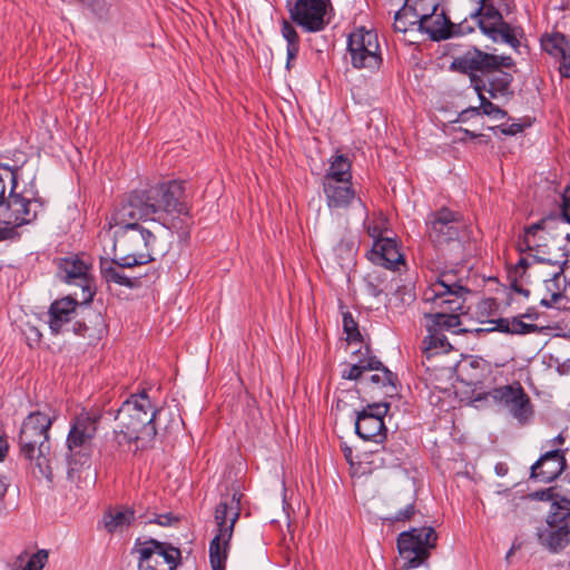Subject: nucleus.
<instances>
[{
	"label": "nucleus",
	"instance_id": "nucleus-20",
	"mask_svg": "<svg viewBox=\"0 0 570 570\" xmlns=\"http://www.w3.org/2000/svg\"><path fill=\"white\" fill-rule=\"evenodd\" d=\"M432 296L426 301H433L434 305L439 308H446L450 312H458L463 308L464 295L470 293V289L462 284H445L433 283L431 287Z\"/></svg>",
	"mask_w": 570,
	"mask_h": 570
},
{
	"label": "nucleus",
	"instance_id": "nucleus-5",
	"mask_svg": "<svg viewBox=\"0 0 570 570\" xmlns=\"http://www.w3.org/2000/svg\"><path fill=\"white\" fill-rule=\"evenodd\" d=\"M532 500L551 502L546 517V528L538 530V541L550 552L557 553L570 543V498L561 495L554 488L531 492Z\"/></svg>",
	"mask_w": 570,
	"mask_h": 570
},
{
	"label": "nucleus",
	"instance_id": "nucleus-23",
	"mask_svg": "<svg viewBox=\"0 0 570 570\" xmlns=\"http://www.w3.org/2000/svg\"><path fill=\"white\" fill-rule=\"evenodd\" d=\"M326 205L330 209H345L355 199L356 191L350 181H325L322 183Z\"/></svg>",
	"mask_w": 570,
	"mask_h": 570
},
{
	"label": "nucleus",
	"instance_id": "nucleus-2",
	"mask_svg": "<svg viewBox=\"0 0 570 570\" xmlns=\"http://www.w3.org/2000/svg\"><path fill=\"white\" fill-rule=\"evenodd\" d=\"M55 417L40 411L31 412L22 422L18 435L19 456L33 476L53 481L49 430Z\"/></svg>",
	"mask_w": 570,
	"mask_h": 570
},
{
	"label": "nucleus",
	"instance_id": "nucleus-12",
	"mask_svg": "<svg viewBox=\"0 0 570 570\" xmlns=\"http://www.w3.org/2000/svg\"><path fill=\"white\" fill-rule=\"evenodd\" d=\"M491 397L492 401L507 409L520 426L530 424L534 416V407L530 396L519 382L493 387L489 392L478 394L475 401Z\"/></svg>",
	"mask_w": 570,
	"mask_h": 570
},
{
	"label": "nucleus",
	"instance_id": "nucleus-6",
	"mask_svg": "<svg viewBox=\"0 0 570 570\" xmlns=\"http://www.w3.org/2000/svg\"><path fill=\"white\" fill-rule=\"evenodd\" d=\"M243 493L234 490L220 494L215 509L217 531L209 542V562L213 570H225L234 528L240 515Z\"/></svg>",
	"mask_w": 570,
	"mask_h": 570
},
{
	"label": "nucleus",
	"instance_id": "nucleus-53",
	"mask_svg": "<svg viewBox=\"0 0 570 570\" xmlns=\"http://www.w3.org/2000/svg\"><path fill=\"white\" fill-rule=\"evenodd\" d=\"M460 131L464 135V138H462V140L464 141L465 139H476V138H484V145L489 144L490 142V136L488 135H483V134H476L470 129H466V128H460Z\"/></svg>",
	"mask_w": 570,
	"mask_h": 570
},
{
	"label": "nucleus",
	"instance_id": "nucleus-42",
	"mask_svg": "<svg viewBox=\"0 0 570 570\" xmlns=\"http://www.w3.org/2000/svg\"><path fill=\"white\" fill-rule=\"evenodd\" d=\"M487 323L493 324V327L490 328H476L475 332L479 333H490V332H500L510 335V318L509 317H500L497 320H488Z\"/></svg>",
	"mask_w": 570,
	"mask_h": 570
},
{
	"label": "nucleus",
	"instance_id": "nucleus-47",
	"mask_svg": "<svg viewBox=\"0 0 570 570\" xmlns=\"http://www.w3.org/2000/svg\"><path fill=\"white\" fill-rule=\"evenodd\" d=\"M562 220L570 224V185L566 187L562 194V202L560 205Z\"/></svg>",
	"mask_w": 570,
	"mask_h": 570
},
{
	"label": "nucleus",
	"instance_id": "nucleus-43",
	"mask_svg": "<svg viewBox=\"0 0 570 570\" xmlns=\"http://www.w3.org/2000/svg\"><path fill=\"white\" fill-rule=\"evenodd\" d=\"M86 7L99 20L105 19L108 13V3L106 0H87Z\"/></svg>",
	"mask_w": 570,
	"mask_h": 570
},
{
	"label": "nucleus",
	"instance_id": "nucleus-31",
	"mask_svg": "<svg viewBox=\"0 0 570 570\" xmlns=\"http://www.w3.org/2000/svg\"><path fill=\"white\" fill-rule=\"evenodd\" d=\"M48 561V551L38 550L29 556L27 551H22L11 564L10 570H42Z\"/></svg>",
	"mask_w": 570,
	"mask_h": 570
},
{
	"label": "nucleus",
	"instance_id": "nucleus-44",
	"mask_svg": "<svg viewBox=\"0 0 570 570\" xmlns=\"http://www.w3.org/2000/svg\"><path fill=\"white\" fill-rule=\"evenodd\" d=\"M473 31L474 28L468 23L466 19L459 23H454L450 20L449 32L451 33V38L465 36L472 33Z\"/></svg>",
	"mask_w": 570,
	"mask_h": 570
},
{
	"label": "nucleus",
	"instance_id": "nucleus-62",
	"mask_svg": "<svg viewBox=\"0 0 570 570\" xmlns=\"http://www.w3.org/2000/svg\"><path fill=\"white\" fill-rule=\"evenodd\" d=\"M566 442V438L563 435V432H560L556 438L547 441V444L550 446L554 445H562Z\"/></svg>",
	"mask_w": 570,
	"mask_h": 570
},
{
	"label": "nucleus",
	"instance_id": "nucleus-18",
	"mask_svg": "<svg viewBox=\"0 0 570 570\" xmlns=\"http://www.w3.org/2000/svg\"><path fill=\"white\" fill-rule=\"evenodd\" d=\"M89 266L78 256L65 257L59 261L60 277L68 284H77L82 288L85 303H91L96 294L95 282L88 275Z\"/></svg>",
	"mask_w": 570,
	"mask_h": 570
},
{
	"label": "nucleus",
	"instance_id": "nucleus-51",
	"mask_svg": "<svg viewBox=\"0 0 570 570\" xmlns=\"http://www.w3.org/2000/svg\"><path fill=\"white\" fill-rule=\"evenodd\" d=\"M475 116H481L480 115V109H479V106L478 107H468L465 108L464 110H462L460 114H459V121H468L469 119H471L472 117H475Z\"/></svg>",
	"mask_w": 570,
	"mask_h": 570
},
{
	"label": "nucleus",
	"instance_id": "nucleus-52",
	"mask_svg": "<svg viewBox=\"0 0 570 570\" xmlns=\"http://www.w3.org/2000/svg\"><path fill=\"white\" fill-rule=\"evenodd\" d=\"M174 521H178V518L174 517L171 513H165L157 515V518L150 522L166 527L170 525Z\"/></svg>",
	"mask_w": 570,
	"mask_h": 570
},
{
	"label": "nucleus",
	"instance_id": "nucleus-19",
	"mask_svg": "<svg viewBox=\"0 0 570 570\" xmlns=\"http://www.w3.org/2000/svg\"><path fill=\"white\" fill-rule=\"evenodd\" d=\"M567 450H547L530 469V479L533 481L550 483L558 479L567 468Z\"/></svg>",
	"mask_w": 570,
	"mask_h": 570
},
{
	"label": "nucleus",
	"instance_id": "nucleus-9",
	"mask_svg": "<svg viewBox=\"0 0 570 570\" xmlns=\"http://www.w3.org/2000/svg\"><path fill=\"white\" fill-rule=\"evenodd\" d=\"M425 225L429 239L438 247L454 242L464 245L472 238L471 225L463 215L445 206L429 213Z\"/></svg>",
	"mask_w": 570,
	"mask_h": 570
},
{
	"label": "nucleus",
	"instance_id": "nucleus-45",
	"mask_svg": "<svg viewBox=\"0 0 570 570\" xmlns=\"http://www.w3.org/2000/svg\"><path fill=\"white\" fill-rule=\"evenodd\" d=\"M409 13V11L402 6L394 14V30L397 32L405 33L409 28L414 29L415 27H411L410 22L404 21V17Z\"/></svg>",
	"mask_w": 570,
	"mask_h": 570
},
{
	"label": "nucleus",
	"instance_id": "nucleus-22",
	"mask_svg": "<svg viewBox=\"0 0 570 570\" xmlns=\"http://www.w3.org/2000/svg\"><path fill=\"white\" fill-rule=\"evenodd\" d=\"M542 49L556 59H560L559 72L561 78H570V42L560 32H554L541 39Z\"/></svg>",
	"mask_w": 570,
	"mask_h": 570
},
{
	"label": "nucleus",
	"instance_id": "nucleus-4",
	"mask_svg": "<svg viewBox=\"0 0 570 570\" xmlns=\"http://www.w3.org/2000/svg\"><path fill=\"white\" fill-rule=\"evenodd\" d=\"M101 415L98 413L81 412L70 421V430L66 439L67 444V479L76 482L80 479L79 472L90 468L94 453V440L98 431Z\"/></svg>",
	"mask_w": 570,
	"mask_h": 570
},
{
	"label": "nucleus",
	"instance_id": "nucleus-24",
	"mask_svg": "<svg viewBox=\"0 0 570 570\" xmlns=\"http://www.w3.org/2000/svg\"><path fill=\"white\" fill-rule=\"evenodd\" d=\"M481 32L490 38L493 42H502L509 45L514 50L521 46L520 37L523 36V29L515 27L503 20L497 26H488L481 23Z\"/></svg>",
	"mask_w": 570,
	"mask_h": 570
},
{
	"label": "nucleus",
	"instance_id": "nucleus-7",
	"mask_svg": "<svg viewBox=\"0 0 570 570\" xmlns=\"http://www.w3.org/2000/svg\"><path fill=\"white\" fill-rule=\"evenodd\" d=\"M161 411V407L153 405L148 393L142 390L122 402L115 419L122 428H130L141 434L146 445H151L157 435V420Z\"/></svg>",
	"mask_w": 570,
	"mask_h": 570
},
{
	"label": "nucleus",
	"instance_id": "nucleus-1",
	"mask_svg": "<svg viewBox=\"0 0 570 570\" xmlns=\"http://www.w3.org/2000/svg\"><path fill=\"white\" fill-rule=\"evenodd\" d=\"M174 215L191 217L185 180H163L129 191L112 216L115 225L119 226L114 234V249L120 246L134 257L145 254L154 257L157 237L139 222L149 219L170 228L166 219Z\"/></svg>",
	"mask_w": 570,
	"mask_h": 570
},
{
	"label": "nucleus",
	"instance_id": "nucleus-35",
	"mask_svg": "<svg viewBox=\"0 0 570 570\" xmlns=\"http://www.w3.org/2000/svg\"><path fill=\"white\" fill-rule=\"evenodd\" d=\"M135 520V511L131 508L108 512L104 517L105 528L108 532L112 533L117 529L129 525Z\"/></svg>",
	"mask_w": 570,
	"mask_h": 570
},
{
	"label": "nucleus",
	"instance_id": "nucleus-56",
	"mask_svg": "<svg viewBox=\"0 0 570 570\" xmlns=\"http://www.w3.org/2000/svg\"><path fill=\"white\" fill-rule=\"evenodd\" d=\"M532 259L537 264H544V265H550V266H559L561 263L560 261H553L551 258H547V257L538 256V255H532Z\"/></svg>",
	"mask_w": 570,
	"mask_h": 570
},
{
	"label": "nucleus",
	"instance_id": "nucleus-61",
	"mask_svg": "<svg viewBox=\"0 0 570 570\" xmlns=\"http://www.w3.org/2000/svg\"><path fill=\"white\" fill-rule=\"evenodd\" d=\"M523 318H528L531 321H537L539 318V313L534 307L527 308L525 313L521 314Z\"/></svg>",
	"mask_w": 570,
	"mask_h": 570
},
{
	"label": "nucleus",
	"instance_id": "nucleus-38",
	"mask_svg": "<svg viewBox=\"0 0 570 570\" xmlns=\"http://www.w3.org/2000/svg\"><path fill=\"white\" fill-rule=\"evenodd\" d=\"M522 318L521 315L510 318V335H527L541 332V327L537 324L524 323Z\"/></svg>",
	"mask_w": 570,
	"mask_h": 570
},
{
	"label": "nucleus",
	"instance_id": "nucleus-32",
	"mask_svg": "<svg viewBox=\"0 0 570 570\" xmlns=\"http://www.w3.org/2000/svg\"><path fill=\"white\" fill-rule=\"evenodd\" d=\"M487 0H480V6L470 13L471 19H476L478 27L481 30V23L488 26H497L502 22L503 16L493 3H487Z\"/></svg>",
	"mask_w": 570,
	"mask_h": 570
},
{
	"label": "nucleus",
	"instance_id": "nucleus-54",
	"mask_svg": "<svg viewBox=\"0 0 570 570\" xmlns=\"http://www.w3.org/2000/svg\"><path fill=\"white\" fill-rule=\"evenodd\" d=\"M23 196L26 197H38V188L36 185V177H33L23 188L21 191Z\"/></svg>",
	"mask_w": 570,
	"mask_h": 570
},
{
	"label": "nucleus",
	"instance_id": "nucleus-28",
	"mask_svg": "<svg viewBox=\"0 0 570 570\" xmlns=\"http://www.w3.org/2000/svg\"><path fill=\"white\" fill-rule=\"evenodd\" d=\"M463 55L470 56V58L478 60L483 67L495 68L501 70H509L515 67V61L511 56H499L485 52L478 48L476 46L469 47V49Z\"/></svg>",
	"mask_w": 570,
	"mask_h": 570
},
{
	"label": "nucleus",
	"instance_id": "nucleus-3",
	"mask_svg": "<svg viewBox=\"0 0 570 570\" xmlns=\"http://www.w3.org/2000/svg\"><path fill=\"white\" fill-rule=\"evenodd\" d=\"M450 70L469 76L470 85L478 96L488 94L493 100L508 102L514 98L513 75L508 70L483 67L481 63L461 55L450 63Z\"/></svg>",
	"mask_w": 570,
	"mask_h": 570
},
{
	"label": "nucleus",
	"instance_id": "nucleus-26",
	"mask_svg": "<svg viewBox=\"0 0 570 570\" xmlns=\"http://www.w3.org/2000/svg\"><path fill=\"white\" fill-rule=\"evenodd\" d=\"M441 311L435 313H425L424 318L426 320V331L435 332L440 331L451 332L452 334L465 333L466 330L459 328L461 325V318L456 312H450L446 308H440Z\"/></svg>",
	"mask_w": 570,
	"mask_h": 570
},
{
	"label": "nucleus",
	"instance_id": "nucleus-33",
	"mask_svg": "<svg viewBox=\"0 0 570 570\" xmlns=\"http://www.w3.org/2000/svg\"><path fill=\"white\" fill-rule=\"evenodd\" d=\"M422 345L423 352L426 354L428 358L440 352L446 353L452 350V345L448 341L446 336L440 331L428 332Z\"/></svg>",
	"mask_w": 570,
	"mask_h": 570
},
{
	"label": "nucleus",
	"instance_id": "nucleus-15",
	"mask_svg": "<svg viewBox=\"0 0 570 570\" xmlns=\"http://www.w3.org/2000/svg\"><path fill=\"white\" fill-rule=\"evenodd\" d=\"M328 7H332L331 0H296L288 8L289 18L306 32H320L330 23L326 18Z\"/></svg>",
	"mask_w": 570,
	"mask_h": 570
},
{
	"label": "nucleus",
	"instance_id": "nucleus-16",
	"mask_svg": "<svg viewBox=\"0 0 570 570\" xmlns=\"http://www.w3.org/2000/svg\"><path fill=\"white\" fill-rule=\"evenodd\" d=\"M154 261L155 257H150L148 254L139 255L138 258L128 254L114 258L101 257L99 263L100 275L108 284L114 283L130 289L137 288L140 285L139 277H130L122 269L145 265Z\"/></svg>",
	"mask_w": 570,
	"mask_h": 570
},
{
	"label": "nucleus",
	"instance_id": "nucleus-8",
	"mask_svg": "<svg viewBox=\"0 0 570 570\" xmlns=\"http://www.w3.org/2000/svg\"><path fill=\"white\" fill-rule=\"evenodd\" d=\"M342 379L358 381L364 386V392H368V389L384 390V397L397 395L400 385L397 374L389 370L377 356L372 355L368 345L365 346L363 356L342 372Z\"/></svg>",
	"mask_w": 570,
	"mask_h": 570
},
{
	"label": "nucleus",
	"instance_id": "nucleus-46",
	"mask_svg": "<svg viewBox=\"0 0 570 570\" xmlns=\"http://www.w3.org/2000/svg\"><path fill=\"white\" fill-rule=\"evenodd\" d=\"M490 130L497 131L499 130L504 136H515L517 134L523 131L524 125L521 124H511V125H499L489 127Z\"/></svg>",
	"mask_w": 570,
	"mask_h": 570
},
{
	"label": "nucleus",
	"instance_id": "nucleus-27",
	"mask_svg": "<svg viewBox=\"0 0 570 570\" xmlns=\"http://www.w3.org/2000/svg\"><path fill=\"white\" fill-rule=\"evenodd\" d=\"M139 441L142 442V448L147 446L141 434H139L138 432L134 431L130 428H122V424L118 422L117 429H115L112 432L111 443H106L100 450V454L105 458L112 459L115 456V453L120 451L122 446L130 445Z\"/></svg>",
	"mask_w": 570,
	"mask_h": 570
},
{
	"label": "nucleus",
	"instance_id": "nucleus-49",
	"mask_svg": "<svg viewBox=\"0 0 570 570\" xmlns=\"http://www.w3.org/2000/svg\"><path fill=\"white\" fill-rule=\"evenodd\" d=\"M435 283H445V284H461V282L456 278V272L453 269L442 271L438 277Z\"/></svg>",
	"mask_w": 570,
	"mask_h": 570
},
{
	"label": "nucleus",
	"instance_id": "nucleus-40",
	"mask_svg": "<svg viewBox=\"0 0 570 570\" xmlns=\"http://www.w3.org/2000/svg\"><path fill=\"white\" fill-rule=\"evenodd\" d=\"M416 513L414 502L409 503L405 508L400 509L395 514L383 518L384 522L394 524L396 522L410 521Z\"/></svg>",
	"mask_w": 570,
	"mask_h": 570
},
{
	"label": "nucleus",
	"instance_id": "nucleus-63",
	"mask_svg": "<svg viewBox=\"0 0 570 570\" xmlns=\"http://www.w3.org/2000/svg\"><path fill=\"white\" fill-rule=\"evenodd\" d=\"M568 263H569L568 259L561 261V263L559 265L560 271L553 274V276L551 278L552 282H557L560 278V276L563 274L564 268L567 267Z\"/></svg>",
	"mask_w": 570,
	"mask_h": 570
},
{
	"label": "nucleus",
	"instance_id": "nucleus-41",
	"mask_svg": "<svg viewBox=\"0 0 570 570\" xmlns=\"http://www.w3.org/2000/svg\"><path fill=\"white\" fill-rule=\"evenodd\" d=\"M552 224H556V219L553 217H543L539 222L525 226L524 234L530 237H534L540 230L551 234Z\"/></svg>",
	"mask_w": 570,
	"mask_h": 570
},
{
	"label": "nucleus",
	"instance_id": "nucleus-58",
	"mask_svg": "<svg viewBox=\"0 0 570 570\" xmlns=\"http://www.w3.org/2000/svg\"><path fill=\"white\" fill-rule=\"evenodd\" d=\"M511 289L518 294H521L524 297L530 296V291L519 285L517 278H514L511 283Z\"/></svg>",
	"mask_w": 570,
	"mask_h": 570
},
{
	"label": "nucleus",
	"instance_id": "nucleus-21",
	"mask_svg": "<svg viewBox=\"0 0 570 570\" xmlns=\"http://www.w3.org/2000/svg\"><path fill=\"white\" fill-rule=\"evenodd\" d=\"M367 257L375 265L392 271L396 269L399 264L405 263L396 239L392 237H379L375 239Z\"/></svg>",
	"mask_w": 570,
	"mask_h": 570
},
{
	"label": "nucleus",
	"instance_id": "nucleus-34",
	"mask_svg": "<svg viewBox=\"0 0 570 570\" xmlns=\"http://www.w3.org/2000/svg\"><path fill=\"white\" fill-rule=\"evenodd\" d=\"M21 166H11L0 163V203L4 198L6 180L11 181L12 174H19ZM17 235L12 227H0V242L11 239Z\"/></svg>",
	"mask_w": 570,
	"mask_h": 570
},
{
	"label": "nucleus",
	"instance_id": "nucleus-57",
	"mask_svg": "<svg viewBox=\"0 0 570 570\" xmlns=\"http://www.w3.org/2000/svg\"><path fill=\"white\" fill-rule=\"evenodd\" d=\"M28 200H30V206L33 204L35 208L38 210H42L45 208L46 202L38 193V197H27Z\"/></svg>",
	"mask_w": 570,
	"mask_h": 570
},
{
	"label": "nucleus",
	"instance_id": "nucleus-17",
	"mask_svg": "<svg viewBox=\"0 0 570 570\" xmlns=\"http://www.w3.org/2000/svg\"><path fill=\"white\" fill-rule=\"evenodd\" d=\"M89 304L85 303V295L81 303L71 296L55 299L48 311V325L51 334L58 335L62 333L65 327L77 318L80 313L89 311Z\"/></svg>",
	"mask_w": 570,
	"mask_h": 570
},
{
	"label": "nucleus",
	"instance_id": "nucleus-59",
	"mask_svg": "<svg viewBox=\"0 0 570 570\" xmlns=\"http://www.w3.org/2000/svg\"><path fill=\"white\" fill-rule=\"evenodd\" d=\"M494 471L498 476H504L509 472V466L504 462H498L494 466Z\"/></svg>",
	"mask_w": 570,
	"mask_h": 570
},
{
	"label": "nucleus",
	"instance_id": "nucleus-64",
	"mask_svg": "<svg viewBox=\"0 0 570 570\" xmlns=\"http://www.w3.org/2000/svg\"><path fill=\"white\" fill-rule=\"evenodd\" d=\"M8 443L6 440L0 439V461H2L8 453Z\"/></svg>",
	"mask_w": 570,
	"mask_h": 570
},
{
	"label": "nucleus",
	"instance_id": "nucleus-25",
	"mask_svg": "<svg viewBox=\"0 0 570 570\" xmlns=\"http://www.w3.org/2000/svg\"><path fill=\"white\" fill-rule=\"evenodd\" d=\"M411 27H416L421 33H426L432 41L439 42L451 39L449 32L450 18L444 9L435 12L431 21H410Z\"/></svg>",
	"mask_w": 570,
	"mask_h": 570
},
{
	"label": "nucleus",
	"instance_id": "nucleus-37",
	"mask_svg": "<svg viewBox=\"0 0 570 570\" xmlns=\"http://www.w3.org/2000/svg\"><path fill=\"white\" fill-rule=\"evenodd\" d=\"M478 98L480 100V115L488 116L492 119H503L508 117V112L497 104L492 102L493 99L490 98V96L481 94V96H478Z\"/></svg>",
	"mask_w": 570,
	"mask_h": 570
},
{
	"label": "nucleus",
	"instance_id": "nucleus-11",
	"mask_svg": "<svg viewBox=\"0 0 570 570\" xmlns=\"http://www.w3.org/2000/svg\"><path fill=\"white\" fill-rule=\"evenodd\" d=\"M131 554H137V570H176L181 562L178 548L154 538L136 539Z\"/></svg>",
	"mask_w": 570,
	"mask_h": 570
},
{
	"label": "nucleus",
	"instance_id": "nucleus-30",
	"mask_svg": "<svg viewBox=\"0 0 570 570\" xmlns=\"http://www.w3.org/2000/svg\"><path fill=\"white\" fill-rule=\"evenodd\" d=\"M403 7L412 13L415 21H431L440 8L439 0H405Z\"/></svg>",
	"mask_w": 570,
	"mask_h": 570
},
{
	"label": "nucleus",
	"instance_id": "nucleus-55",
	"mask_svg": "<svg viewBox=\"0 0 570 570\" xmlns=\"http://www.w3.org/2000/svg\"><path fill=\"white\" fill-rule=\"evenodd\" d=\"M29 332H30V336H28V340H29L28 344L30 347H32L31 341L35 342L36 344H39L42 334L36 326H30Z\"/></svg>",
	"mask_w": 570,
	"mask_h": 570
},
{
	"label": "nucleus",
	"instance_id": "nucleus-39",
	"mask_svg": "<svg viewBox=\"0 0 570 570\" xmlns=\"http://www.w3.org/2000/svg\"><path fill=\"white\" fill-rule=\"evenodd\" d=\"M343 330L346 333V340L350 343L363 341V336L358 330V324L350 312L343 313Z\"/></svg>",
	"mask_w": 570,
	"mask_h": 570
},
{
	"label": "nucleus",
	"instance_id": "nucleus-50",
	"mask_svg": "<svg viewBox=\"0 0 570 570\" xmlns=\"http://www.w3.org/2000/svg\"><path fill=\"white\" fill-rule=\"evenodd\" d=\"M537 247H539V245H533L531 243L529 235L524 234L522 237L519 238V244H518L519 253H521V254L528 253V252L534 250Z\"/></svg>",
	"mask_w": 570,
	"mask_h": 570
},
{
	"label": "nucleus",
	"instance_id": "nucleus-13",
	"mask_svg": "<svg viewBox=\"0 0 570 570\" xmlns=\"http://www.w3.org/2000/svg\"><path fill=\"white\" fill-rule=\"evenodd\" d=\"M347 52L351 56V65L355 69H366L371 72L377 71L383 58L375 30L365 27L356 28L348 35Z\"/></svg>",
	"mask_w": 570,
	"mask_h": 570
},
{
	"label": "nucleus",
	"instance_id": "nucleus-48",
	"mask_svg": "<svg viewBox=\"0 0 570 570\" xmlns=\"http://www.w3.org/2000/svg\"><path fill=\"white\" fill-rule=\"evenodd\" d=\"M88 330H89L88 325L86 324L85 320L81 318V320H76L71 324V327L66 326L63 332H72L73 334H76L78 336H86Z\"/></svg>",
	"mask_w": 570,
	"mask_h": 570
},
{
	"label": "nucleus",
	"instance_id": "nucleus-14",
	"mask_svg": "<svg viewBox=\"0 0 570 570\" xmlns=\"http://www.w3.org/2000/svg\"><path fill=\"white\" fill-rule=\"evenodd\" d=\"M391 404L389 402H373L356 412L355 434L364 441L383 444L387 438V428L384 417Z\"/></svg>",
	"mask_w": 570,
	"mask_h": 570
},
{
	"label": "nucleus",
	"instance_id": "nucleus-29",
	"mask_svg": "<svg viewBox=\"0 0 570 570\" xmlns=\"http://www.w3.org/2000/svg\"><path fill=\"white\" fill-rule=\"evenodd\" d=\"M352 164L344 154H336L330 159V167L326 169L322 183L325 181H350L352 180Z\"/></svg>",
	"mask_w": 570,
	"mask_h": 570
},
{
	"label": "nucleus",
	"instance_id": "nucleus-36",
	"mask_svg": "<svg viewBox=\"0 0 570 570\" xmlns=\"http://www.w3.org/2000/svg\"><path fill=\"white\" fill-rule=\"evenodd\" d=\"M281 32L283 38L287 41V51H289V58L296 59L299 52V36L296 29L292 23L283 20Z\"/></svg>",
	"mask_w": 570,
	"mask_h": 570
},
{
	"label": "nucleus",
	"instance_id": "nucleus-10",
	"mask_svg": "<svg viewBox=\"0 0 570 570\" xmlns=\"http://www.w3.org/2000/svg\"><path fill=\"white\" fill-rule=\"evenodd\" d=\"M436 542L438 533L431 525L411 528L401 532L396 538V547L403 560L402 569L410 570L424 566Z\"/></svg>",
	"mask_w": 570,
	"mask_h": 570
},
{
	"label": "nucleus",
	"instance_id": "nucleus-60",
	"mask_svg": "<svg viewBox=\"0 0 570 570\" xmlns=\"http://www.w3.org/2000/svg\"><path fill=\"white\" fill-rule=\"evenodd\" d=\"M530 266V263L529 261L525 258V257H521L515 267H514V271L518 272L519 269H522V273H521V276L525 273V271L529 268Z\"/></svg>",
	"mask_w": 570,
	"mask_h": 570
}]
</instances>
